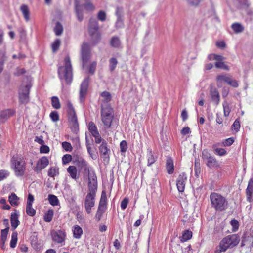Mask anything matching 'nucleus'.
Segmentation results:
<instances>
[{
  "instance_id": "nucleus-1",
  "label": "nucleus",
  "mask_w": 253,
  "mask_h": 253,
  "mask_svg": "<svg viewBox=\"0 0 253 253\" xmlns=\"http://www.w3.org/2000/svg\"><path fill=\"white\" fill-rule=\"evenodd\" d=\"M57 74L62 87H64V83L67 85L71 84L73 79V70L69 55L65 57L64 65L58 66Z\"/></svg>"
},
{
  "instance_id": "nucleus-2",
  "label": "nucleus",
  "mask_w": 253,
  "mask_h": 253,
  "mask_svg": "<svg viewBox=\"0 0 253 253\" xmlns=\"http://www.w3.org/2000/svg\"><path fill=\"white\" fill-rule=\"evenodd\" d=\"M91 180L89 179L88 183V193L84 200V208L88 214H90L91 209L95 205V198L97 191V178L95 171L91 174Z\"/></svg>"
},
{
  "instance_id": "nucleus-3",
  "label": "nucleus",
  "mask_w": 253,
  "mask_h": 253,
  "mask_svg": "<svg viewBox=\"0 0 253 253\" xmlns=\"http://www.w3.org/2000/svg\"><path fill=\"white\" fill-rule=\"evenodd\" d=\"M240 241V236L238 234L227 235L220 241L215 248L214 253H221L226 251L228 249H232L237 246Z\"/></svg>"
},
{
  "instance_id": "nucleus-4",
  "label": "nucleus",
  "mask_w": 253,
  "mask_h": 253,
  "mask_svg": "<svg viewBox=\"0 0 253 253\" xmlns=\"http://www.w3.org/2000/svg\"><path fill=\"white\" fill-rule=\"evenodd\" d=\"M210 200L211 207L216 212L224 211L228 207L227 198L220 193L211 192L210 195Z\"/></svg>"
},
{
  "instance_id": "nucleus-5",
  "label": "nucleus",
  "mask_w": 253,
  "mask_h": 253,
  "mask_svg": "<svg viewBox=\"0 0 253 253\" xmlns=\"http://www.w3.org/2000/svg\"><path fill=\"white\" fill-rule=\"evenodd\" d=\"M101 118L104 128L106 129L110 128L114 118V113L113 108L110 104L101 107Z\"/></svg>"
},
{
  "instance_id": "nucleus-6",
  "label": "nucleus",
  "mask_w": 253,
  "mask_h": 253,
  "mask_svg": "<svg viewBox=\"0 0 253 253\" xmlns=\"http://www.w3.org/2000/svg\"><path fill=\"white\" fill-rule=\"evenodd\" d=\"M11 163L16 176H23L26 170L25 161L19 157L18 155H14L11 159Z\"/></svg>"
},
{
  "instance_id": "nucleus-7",
  "label": "nucleus",
  "mask_w": 253,
  "mask_h": 253,
  "mask_svg": "<svg viewBox=\"0 0 253 253\" xmlns=\"http://www.w3.org/2000/svg\"><path fill=\"white\" fill-rule=\"evenodd\" d=\"M202 158L206 160V166L210 169H218L220 165L214 156H211L207 149H204L202 152Z\"/></svg>"
},
{
  "instance_id": "nucleus-8",
  "label": "nucleus",
  "mask_w": 253,
  "mask_h": 253,
  "mask_svg": "<svg viewBox=\"0 0 253 253\" xmlns=\"http://www.w3.org/2000/svg\"><path fill=\"white\" fill-rule=\"evenodd\" d=\"M32 86L31 82H29L24 86L21 87L18 91V99L20 104L26 105L30 101V91Z\"/></svg>"
},
{
  "instance_id": "nucleus-9",
  "label": "nucleus",
  "mask_w": 253,
  "mask_h": 253,
  "mask_svg": "<svg viewBox=\"0 0 253 253\" xmlns=\"http://www.w3.org/2000/svg\"><path fill=\"white\" fill-rule=\"evenodd\" d=\"M90 78L87 77L84 79L80 85L79 101L80 104L84 105V102L88 93Z\"/></svg>"
},
{
  "instance_id": "nucleus-10",
  "label": "nucleus",
  "mask_w": 253,
  "mask_h": 253,
  "mask_svg": "<svg viewBox=\"0 0 253 253\" xmlns=\"http://www.w3.org/2000/svg\"><path fill=\"white\" fill-rule=\"evenodd\" d=\"M51 239L55 244L62 246L65 245L66 238V233L63 230H52L50 232Z\"/></svg>"
},
{
  "instance_id": "nucleus-11",
  "label": "nucleus",
  "mask_w": 253,
  "mask_h": 253,
  "mask_svg": "<svg viewBox=\"0 0 253 253\" xmlns=\"http://www.w3.org/2000/svg\"><path fill=\"white\" fill-rule=\"evenodd\" d=\"M91 56L90 46L87 43L84 42L81 47V59L83 67L89 60Z\"/></svg>"
},
{
  "instance_id": "nucleus-12",
  "label": "nucleus",
  "mask_w": 253,
  "mask_h": 253,
  "mask_svg": "<svg viewBox=\"0 0 253 253\" xmlns=\"http://www.w3.org/2000/svg\"><path fill=\"white\" fill-rule=\"evenodd\" d=\"M76 165L79 168L83 170V172L84 173L88 174L89 176V179L91 180V174L94 171L92 170V172H90V166L87 162L82 157L79 158L76 160ZM89 180V179H88V181Z\"/></svg>"
},
{
  "instance_id": "nucleus-13",
  "label": "nucleus",
  "mask_w": 253,
  "mask_h": 253,
  "mask_svg": "<svg viewBox=\"0 0 253 253\" xmlns=\"http://www.w3.org/2000/svg\"><path fill=\"white\" fill-rule=\"evenodd\" d=\"M99 151L102 157L103 160L109 161V154L110 153V150L108 147V143L105 140H103L102 143L99 147Z\"/></svg>"
},
{
  "instance_id": "nucleus-14",
  "label": "nucleus",
  "mask_w": 253,
  "mask_h": 253,
  "mask_svg": "<svg viewBox=\"0 0 253 253\" xmlns=\"http://www.w3.org/2000/svg\"><path fill=\"white\" fill-rule=\"evenodd\" d=\"M48 164L49 160L48 158L46 156H43L38 160L36 166L33 168V170L38 173L46 168Z\"/></svg>"
},
{
  "instance_id": "nucleus-15",
  "label": "nucleus",
  "mask_w": 253,
  "mask_h": 253,
  "mask_svg": "<svg viewBox=\"0 0 253 253\" xmlns=\"http://www.w3.org/2000/svg\"><path fill=\"white\" fill-rule=\"evenodd\" d=\"M16 113L13 109H6L0 111V123H4L10 117Z\"/></svg>"
},
{
  "instance_id": "nucleus-16",
  "label": "nucleus",
  "mask_w": 253,
  "mask_h": 253,
  "mask_svg": "<svg viewBox=\"0 0 253 253\" xmlns=\"http://www.w3.org/2000/svg\"><path fill=\"white\" fill-rule=\"evenodd\" d=\"M187 179L186 174L184 172L180 174L178 176L176 180V186L179 192L182 193L184 191Z\"/></svg>"
},
{
  "instance_id": "nucleus-17",
  "label": "nucleus",
  "mask_w": 253,
  "mask_h": 253,
  "mask_svg": "<svg viewBox=\"0 0 253 253\" xmlns=\"http://www.w3.org/2000/svg\"><path fill=\"white\" fill-rule=\"evenodd\" d=\"M210 94L211 100L216 105H218L220 102V95L218 90L212 85L210 86Z\"/></svg>"
},
{
  "instance_id": "nucleus-18",
  "label": "nucleus",
  "mask_w": 253,
  "mask_h": 253,
  "mask_svg": "<svg viewBox=\"0 0 253 253\" xmlns=\"http://www.w3.org/2000/svg\"><path fill=\"white\" fill-rule=\"evenodd\" d=\"M146 158L147 166L148 167L152 166L157 160V156L155 155L154 152L150 147H148L147 149Z\"/></svg>"
},
{
  "instance_id": "nucleus-19",
  "label": "nucleus",
  "mask_w": 253,
  "mask_h": 253,
  "mask_svg": "<svg viewBox=\"0 0 253 253\" xmlns=\"http://www.w3.org/2000/svg\"><path fill=\"white\" fill-rule=\"evenodd\" d=\"M15 212L12 213L10 216V222L12 230H15L20 224V221L18 219L19 212L17 210H15Z\"/></svg>"
},
{
  "instance_id": "nucleus-20",
  "label": "nucleus",
  "mask_w": 253,
  "mask_h": 253,
  "mask_svg": "<svg viewBox=\"0 0 253 253\" xmlns=\"http://www.w3.org/2000/svg\"><path fill=\"white\" fill-rule=\"evenodd\" d=\"M69 121L71 131L75 133H77L79 130V128L77 116L74 115V116L70 117Z\"/></svg>"
},
{
  "instance_id": "nucleus-21",
  "label": "nucleus",
  "mask_w": 253,
  "mask_h": 253,
  "mask_svg": "<svg viewBox=\"0 0 253 253\" xmlns=\"http://www.w3.org/2000/svg\"><path fill=\"white\" fill-rule=\"evenodd\" d=\"M246 193L247 201L251 202L253 195V178H250L249 180L248 186L246 189Z\"/></svg>"
},
{
  "instance_id": "nucleus-22",
  "label": "nucleus",
  "mask_w": 253,
  "mask_h": 253,
  "mask_svg": "<svg viewBox=\"0 0 253 253\" xmlns=\"http://www.w3.org/2000/svg\"><path fill=\"white\" fill-rule=\"evenodd\" d=\"M166 167L168 174H172L174 172V164L172 157H167L166 160Z\"/></svg>"
},
{
  "instance_id": "nucleus-23",
  "label": "nucleus",
  "mask_w": 253,
  "mask_h": 253,
  "mask_svg": "<svg viewBox=\"0 0 253 253\" xmlns=\"http://www.w3.org/2000/svg\"><path fill=\"white\" fill-rule=\"evenodd\" d=\"M101 33H90V42L94 46L98 43L101 40Z\"/></svg>"
},
{
  "instance_id": "nucleus-24",
  "label": "nucleus",
  "mask_w": 253,
  "mask_h": 253,
  "mask_svg": "<svg viewBox=\"0 0 253 253\" xmlns=\"http://www.w3.org/2000/svg\"><path fill=\"white\" fill-rule=\"evenodd\" d=\"M75 12L77 18L79 21H82L84 18L82 10L80 8V5L78 0H75Z\"/></svg>"
},
{
  "instance_id": "nucleus-25",
  "label": "nucleus",
  "mask_w": 253,
  "mask_h": 253,
  "mask_svg": "<svg viewBox=\"0 0 253 253\" xmlns=\"http://www.w3.org/2000/svg\"><path fill=\"white\" fill-rule=\"evenodd\" d=\"M107 200L106 193L105 191L103 190L101 193V195L100 197V199L98 207L100 208H103L105 209H107Z\"/></svg>"
},
{
  "instance_id": "nucleus-26",
  "label": "nucleus",
  "mask_w": 253,
  "mask_h": 253,
  "mask_svg": "<svg viewBox=\"0 0 253 253\" xmlns=\"http://www.w3.org/2000/svg\"><path fill=\"white\" fill-rule=\"evenodd\" d=\"M72 232L74 238L77 239L81 238L83 232L82 228L78 225L73 227Z\"/></svg>"
},
{
  "instance_id": "nucleus-27",
  "label": "nucleus",
  "mask_w": 253,
  "mask_h": 253,
  "mask_svg": "<svg viewBox=\"0 0 253 253\" xmlns=\"http://www.w3.org/2000/svg\"><path fill=\"white\" fill-rule=\"evenodd\" d=\"M230 78V77L225 74L219 75L216 77V80L217 82V86L220 87L222 86V82H224L227 84V82Z\"/></svg>"
},
{
  "instance_id": "nucleus-28",
  "label": "nucleus",
  "mask_w": 253,
  "mask_h": 253,
  "mask_svg": "<svg viewBox=\"0 0 253 253\" xmlns=\"http://www.w3.org/2000/svg\"><path fill=\"white\" fill-rule=\"evenodd\" d=\"M67 171L73 179L76 180L79 178V176H77V170L75 166H70L67 168Z\"/></svg>"
},
{
  "instance_id": "nucleus-29",
  "label": "nucleus",
  "mask_w": 253,
  "mask_h": 253,
  "mask_svg": "<svg viewBox=\"0 0 253 253\" xmlns=\"http://www.w3.org/2000/svg\"><path fill=\"white\" fill-rule=\"evenodd\" d=\"M192 237V232L189 229L185 230L183 233L181 237H180V241L181 242H186L190 240Z\"/></svg>"
},
{
  "instance_id": "nucleus-30",
  "label": "nucleus",
  "mask_w": 253,
  "mask_h": 253,
  "mask_svg": "<svg viewBox=\"0 0 253 253\" xmlns=\"http://www.w3.org/2000/svg\"><path fill=\"white\" fill-rule=\"evenodd\" d=\"M99 29L98 22L96 19H90L89 20V32H97Z\"/></svg>"
},
{
  "instance_id": "nucleus-31",
  "label": "nucleus",
  "mask_w": 253,
  "mask_h": 253,
  "mask_svg": "<svg viewBox=\"0 0 253 253\" xmlns=\"http://www.w3.org/2000/svg\"><path fill=\"white\" fill-rule=\"evenodd\" d=\"M19 197L14 193H12L8 197V201L12 206L18 205Z\"/></svg>"
},
{
  "instance_id": "nucleus-32",
  "label": "nucleus",
  "mask_w": 253,
  "mask_h": 253,
  "mask_svg": "<svg viewBox=\"0 0 253 253\" xmlns=\"http://www.w3.org/2000/svg\"><path fill=\"white\" fill-rule=\"evenodd\" d=\"M20 10L25 20L28 21L30 20V11L28 6L25 4L21 5Z\"/></svg>"
},
{
  "instance_id": "nucleus-33",
  "label": "nucleus",
  "mask_w": 253,
  "mask_h": 253,
  "mask_svg": "<svg viewBox=\"0 0 253 253\" xmlns=\"http://www.w3.org/2000/svg\"><path fill=\"white\" fill-rule=\"evenodd\" d=\"M118 61L115 57H111L109 60V69L110 72H113L116 69Z\"/></svg>"
},
{
  "instance_id": "nucleus-34",
  "label": "nucleus",
  "mask_w": 253,
  "mask_h": 253,
  "mask_svg": "<svg viewBox=\"0 0 253 253\" xmlns=\"http://www.w3.org/2000/svg\"><path fill=\"white\" fill-rule=\"evenodd\" d=\"M85 145L86 146L87 152L89 155L90 157L93 160H95L97 158V155L93 154L92 152L91 147L90 146V144L89 143V140L87 137V136L86 135L85 137Z\"/></svg>"
},
{
  "instance_id": "nucleus-35",
  "label": "nucleus",
  "mask_w": 253,
  "mask_h": 253,
  "mask_svg": "<svg viewBox=\"0 0 253 253\" xmlns=\"http://www.w3.org/2000/svg\"><path fill=\"white\" fill-rule=\"evenodd\" d=\"M66 106L67 113L69 115V116H70V117L71 116H74V115L77 116L75 109L73 106L72 103L70 101H67Z\"/></svg>"
},
{
  "instance_id": "nucleus-36",
  "label": "nucleus",
  "mask_w": 253,
  "mask_h": 253,
  "mask_svg": "<svg viewBox=\"0 0 253 253\" xmlns=\"http://www.w3.org/2000/svg\"><path fill=\"white\" fill-rule=\"evenodd\" d=\"M47 175L50 177H54L59 175V168L57 167H51L48 170Z\"/></svg>"
},
{
  "instance_id": "nucleus-37",
  "label": "nucleus",
  "mask_w": 253,
  "mask_h": 253,
  "mask_svg": "<svg viewBox=\"0 0 253 253\" xmlns=\"http://www.w3.org/2000/svg\"><path fill=\"white\" fill-rule=\"evenodd\" d=\"M110 45L114 48H119L121 45V42L119 38L117 36L113 37L110 40Z\"/></svg>"
},
{
  "instance_id": "nucleus-38",
  "label": "nucleus",
  "mask_w": 253,
  "mask_h": 253,
  "mask_svg": "<svg viewBox=\"0 0 253 253\" xmlns=\"http://www.w3.org/2000/svg\"><path fill=\"white\" fill-rule=\"evenodd\" d=\"M49 203L53 206H57L59 204V201L57 197L53 194H49L48 196Z\"/></svg>"
},
{
  "instance_id": "nucleus-39",
  "label": "nucleus",
  "mask_w": 253,
  "mask_h": 253,
  "mask_svg": "<svg viewBox=\"0 0 253 253\" xmlns=\"http://www.w3.org/2000/svg\"><path fill=\"white\" fill-rule=\"evenodd\" d=\"M51 105L53 108L59 109L61 108L59 99L57 96H53L51 98Z\"/></svg>"
},
{
  "instance_id": "nucleus-40",
  "label": "nucleus",
  "mask_w": 253,
  "mask_h": 253,
  "mask_svg": "<svg viewBox=\"0 0 253 253\" xmlns=\"http://www.w3.org/2000/svg\"><path fill=\"white\" fill-rule=\"evenodd\" d=\"M106 209L98 207L96 213L95 215V219L96 221L99 222L101 219L104 213L106 211Z\"/></svg>"
},
{
  "instance_id": "nucleus-41",
  "label": "nucleus",
  "mask_w": 253,
  "mask_h": 253,
  "mask_svg": "<svg viewBox=\"0 0 253 253\" xmlns=\"http://www.w3.org/2000/svg\"><path fill=\"white\" fill-rule=\"evenodd\" d=\"M18 233L17 231H14L11 236V239L10 243V246L11 248H14L16 247L17 242Z\"/></svg>"
},
{
  "instance_id": "nucleus-42",
  "label": "nucleus",
  "mask_w": 253,
  "mask_h": 253,
  "mask_svg": "<svg viewBox=\"0 0 253 253\" xmlns=\"http://www.w3.org/2000/svg\"><path fill=\"white\" fill-rule=\"evenodd\" d=\"M88 130L91 133L92 135L99 133L96 125L92 121L90 122L88 124Z\"/></svg>"
},
{
  "instance_id": "nucleus-43",
  "label": "nucleus",
  "mask_w": 253,
  "mask_h": 253,
  "mask_svg": "<svg viewBox=\"0 0 253 253\" xmlns=\"http://www.w3.org/2000/svg\"><path fill=\"white\" fill-rule=\"evenodd\" d=\"M53 216V211L52 210H49L44 215V220L45 221L49 222H50Z\"/></svg>"
},
{
  "instance_id": "nucleus-44",
  "label": "nucleus",
  "mask_w": 253,
  "mask_h": 253,
  "mask_svg": "<svg viewBox=\"0 0 253 253\" xmlns=\"http://www.w3.org/2000/svg\"><path fill=\"white\" fill-rule=\"evenodd\" d=\"M26 213L30 216H34L36 214V210L32 208V205H26Z\"/></svg>"
},
{
  "instance_id": "nucleus-45",
  "label": "nucleus",
  "mask_w": 253,
  "mask_h": 253,
  "mask_svg": "<svg viewBox=\"0 0 253 253\" xmlns=\"http://www.w3.org/2000/svg\"><path fill=\"white\" fill-rule=\"evenodd\" d=\"M235 141V139L233 137L224 139L222 142V144L225 147L231 146Z\"/></svg>"
},
{
  "instance_id": "nucleus-46",
  "label": "nucleus",
  "mask_w": 253,
  "mask_h": 253,
  "mask_svg": "<svg viewBox=\"0 0 253 253\" xmlns=\"http://www.w3.org/2000/svg\"><path fill=\"white\" fill-rule=\"evenodd\" d=\"M231 27L234 32H242L244 30V27L239 23H233Z\"/></svg>"
},
{
  "instance_id": "nucleus-47",
  "label": "nucleus",
  "mask_w": 253,
  "mask_h": 253,
  "mask_svg": "<svg viewBox=\"0 0 253 253\" xmlns=\"http://www.w3.org/2000/svg\"><path fill=\"white\" fill-rule=\"evenodd\" d=\"M120 152L125 153L128 149L127 143L126 140H122L120 143Z\"/></svg>"
},
{
  "instance_id": "nucleus-48",
  "label": "nucleus",
  "mask_w": 253,
  "mask_h": 253,
  "mask_svg": "<svg viewBox=\"0 0 253 253\" xmlns=\"http://www.w3.org/2000/svg\"><path fill=\"white\" fill-rule=\"evenodd\" d=\"M62 146L66 152H71L72 151L73 148L70 142L67 141L63 142L62 143Z\"/></svg>"
},
{
  "instance_id": "nucleus-49",
  "label": "nucleus",
  "mask_w": 253,
  "mask_h": 253,
  "mask_svg": "<svg viewBox=\"0 0 253 253\" xmlns=\"http://www.w3.org/2000/svg\"><path fill=\"white\" fill-rule=\"evenodd\" d=\"M84 9L87 11H92L95 9V6L91 2L88 1L84 4Z\"/></svg>"
},
{
  "instance_id": "nucleus-50",
  "label": "nucleus",
  "mask_w": 253,
  "mask_h": 253,
  "mask_svg": "<svg viewBox=\"0 0 253 253\" xmlns=\"http://www.w3.org/2000/svg\"><path fill=\"white\" fill-rule=\"evenodd\" d=\"M9 229V227L8 226L6 228L4 229H2L1 230V240H7V237Z\"/></svg>"
},
{
  "instance_id": "nucleus-51",
  "label": "nucleus",
  "mask_w": 253,
  "mask_h": 253,
  "mask_svg": "<svg viewBox=\"0 0 253 253\" xmlns=\"http://www.w3.org/2000/svg\"><path fill=\"white\" fill-rule=\"evenodd\" d=\"M115 15L117 18H123L124 10L122 7L118 6L116 8Z\"/></svg>"
},
{
  "instance_id": "nucleus-52",
  "label": "nucleus",
  "mask_w": 253,
  "mask_h": 253,
  "mask_svg": "<svg viewBox=\"0 0 253 253\" xmlns=\"http://www.w3.org/2000/svg\"><path fill=\"white\" fill-rule=\"evenodd\" d=\"M101 96L104 98L106 102H110L112 99V96L110 92L104 91L101 93Z\"/></svg>"
},
{
  "instance_id": "nucleus-53",
  "label": "nucleus",
  "mask_w": 253,
  "mask_h": 253,
  "mask_svg": "<svg viewBox=\"0 0 253 253\" xmlns=\"http://www.w3.org/2000/svg\"><path fill=\"white\" fill-rule=\"evenodd\" d=\"M223 111H224V115L225 117H228L230 114L231 111V109L228 103L226 102H225L223 104Z\"/></svg>"
},
{
  "instance_id": "nucleus-54",
  "label": "nucleus",
  "mask_w": 253,
  "mask_h": 253,
  "mask_svg": "<svg viewBox=\"0 0 253 253\" xmlns=\"http://www.w3.org/2000/svg\"><path fill=\"white\" fill-rule=\"evenodd\" d=\"M49 116L51 120L54 122H57L59 119V114L56 111L51 112L49 115Z\"/></svg>"
},
{
  "instance_id": "nucleus-55",
  "label": "nucleus",
  "mask_w": 253,
  "mask_h": 253,
  "mask_svg": "<svg viewBox=\"0 0 253 253\" xmlns=\"http://www.w3.org/2000/svg\"><path fill=\"white\" fill-rule=\"evenodd\" d=\"M214 153L215 154L220 156H223L227 154V151L224 148H218V149H214Z\"/></svg>"
},
{
  "instance_id": "nucleus-56",
  "label": "nucleus",
  "mask_w": 253,
  "mask_h": 253,
  "mask_svg": "<svg viewBox=\"0 0 253 253\" xmlns=\"http://www.w3.org/2000/svg\"><path fill=\"white\" fill-rule=\"evenodd\" d=\"M233 129L236 131L238 132L239 131L240 128V123L239 119H236L232 125Z\"/></svg>"
},
{
  "instance_id": "nucleus-57",
  "label": "nucleus",
  "mask_w": 253,
  "mask_h": 253,
  "mask_svg": "<svg viewBox=\"0 0 253 253\" xmlns=\"http://www.w3.org/2000/svg\"><path fill=\"white\" fill-rule=\"evenodd\" d=\"M60 40L58 39H56L53 43L52 44V48L54 52L57 51L60 45Z\"/></svg>"
},
{
  "instance_id": "nucleus-58",
  "label": "nucleus",
  "mask_w": 253,
  "mask_h": 253,
  "mask_svg": "<svg viewBox=\"0 0 253 253\" xmlns=\"http://www.w3.org/2000/svg\"><path fill=\"white\" fill-rule=\"evenodd\" d=\"M230 224L232 227V231L236 232L239 229V222L236 219H232L230 221Z\"/></svg>"
},
{
  "instance_id": "nucleus-59",
  "label": "nucleus",
  "mask_w": 253,
  "mask_h": 253,
  "mask_svg": "<svg viewBox=\"0 0 253 253\" xmlns=\"http://www.w3.org/2000/svg\"><path fill=\"white\" fill-rule=\"evenodd\" d=\"M215 66L217 68L223 69L227 70H229L228 66L222 61L216 62L215 63Z\"/></svg>"
},
{
  "instance_id": "nucleus-60",
  "label": "nucleus",
  "mask_w": 253,
  "mask_h": 253,
  "mask_svg": "<svg viewBox=\"0 0 253 253\" xmlns=\"http://www.w3.org/2000/svg\"><path fill=\"white\" fill-rule=\"evenodd\" d=\"M62 160L63 164H67L71 161L72 156L70 154H65L62 157Z\"/></svg>"
},
{
  "instance_id": "nucleus-61",
  "label": "nucleus",
  "mask_w": 253,
  "mask_h": 253,
  "mask_svg": "<svg viewBox=\"0 0 253 253\" xmlns=\"http://www.w3.org/2000/svg\"><path fill=\"white\" fill-rule=\"evenodd\" d=\"M129 202V199L127 197H125L121 202V208L122 210H124L127 206Z\"/></svg>"
},
{
  "instance_id": "nucleus-62",
  "label": "nucleus",
  "mask_w": 253,
  "mask_h": 253,
  "mask_svg": "<svg viewBox=\"0 0 253 253\" xmlns=\"http://www.w3.org/2000/svg\"><path fill=\"white\" fill-rule=\"evenodd\" d=\"M97 18L99 20L104 21L106 18V13L102 10L99 11L97 14Z\"/></svg>"
},
{
  "instance_id": "nucleus-63",
  "label": "nucleus",
  "mask_w": 253,
  "mask_h": 253,
  "mask_svg": "<svg viewBox=\"0 0 253 253\" xmlns=\"http://www.w3.org/2000/svg\"><path fill=\"white\" fill-rule=\"evenodd\" d=\"M96 62L95 61L92 62L89 65L88 68L89 73L93 74L95 72L96 67Z\"/></svg>"
},
{
  "instance_id": "nucleus-64",
  "label": "nucleus",
  "mask_w": 253,
  "mask_h": 253,
  "mask_svg": "<svg viewBox=\"0 0 253 253\" xmlns=\"http://www.w3.org/2000/svg\"><path fill=\"white\" fill-rule=\"evenodd\" d=\"M124 18H117V21L116 22V27L118 28H121L124 26Z\"/></svg>"
}]
</instances>
